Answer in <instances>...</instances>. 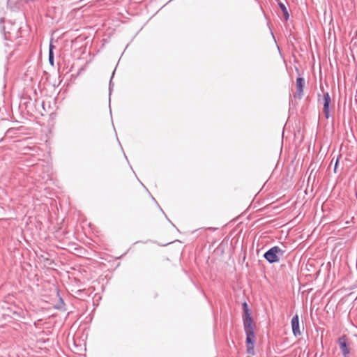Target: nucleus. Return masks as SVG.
I'll return each instance as SVG.
<instances>
[{"label": "nucleus", "instance_id": "obj_7", "mask_svg": "<svg viewBox=\"0 0 357 357\" xmlns=\"http://www.w3.org/2000/svg\"><path fill=\"white\" fill-rule=\"evenodd\" d=\"M54 45L52 44L50 45V50H49V62L52 66H54V54H53V49Z\"/></svg>", "mask_w": 357, "mask_h": 357}, {"label": "nucleus", "instance_id": "obj_8", "mask_svg": "<svg viewBox=\"0 0 357 357\" xmlns=\"http://www.w3.org/2000/svg\"><path fill=\"white\" fill-rule=\"evenodd\" d=\"M279 6L283 13L285 20H287L289 19V13L286 6L282 3H280Z\"/></svg>", "mask_w": 357, "mask_h": 357}, {"label": "nucleus", "instance_id": "obj_1", "mask_svg": "<svg viewBox=\"0 0 357 357\" xmlns=\"http://www.w3.org/2000/svg\"><path fill=\"white\" fill-rule=\"evenodd\" d=\"M243 320L244 330L246 334V343L247 350L249 354H253L254 352V342H255V324L251 317V314L248 308V305L246 303L243 304Z\"/></svg>", "mask_w": 357, "mask_h": 357}, {"label": "nucleus", "instance_id": "obj_2", "mask_svg": "<svg viewBox=\"0 0 357 357\" xmlns=\"http://www.w3.org/2000/svg\"><path fill=\"white\" fill-rule=\"evenodd\" d=\"M284 251H282L279 247L274 246L269 249L265 254L264 258L270 263L278 262L280 260V257L282 256Z\"/></svg>", "mask_w": 357, "mask_h": 357}, {"label": "nucleus", "instance_id": "obj_9", "mask_svg": "<svg viewBox=\"0 0 357 357\" xmlns=\"http://www.w3.org/2000/svg\"><path fill=\"white\" fill-rule=\"evenodd\" d=\"M337 163H338V160H336V162H335V167H334L335 172H336V169H337Z\"/></svg>", "mask_w": 357, "mask_h": 357}, {"label": "nucleus", "instance_id": "obj_10", "mask_svg": "<svg viewBox=\"0 0 357 357\" xmlns=\"http://www.w3.org/2000/svg\"><path fill=\"white\" fill-rule=\"evenodd\" d=\"M111 86H112V84L111 82L109 83V90L111 91Z\"/></svg>", "mask_w": 357, "mask_h": 357}, {"label": "nucleus", "instance_id": "obj_3", "mask_svg": "<svg viewBox=\"0 0 357 357\" xmlns=\"http://www.w3.org/2000/svg\"><path fill=\"white\" fill-rule=\"evenodd\" d=\"M338 344L340 346V349L342 353V355L344 357H347L350 353V349L349 347V344L347 337L345 336H342L339 337Z\"/></svg>", "mask_w": 357, "mask_h": 357}, {"label": "nucleus", "instance_id": "obj_5", "mask_svg": "<svg viewBox=\"0 0 357 357\" xmlns=\"http://www.w3.org/2000/svg\"><path fill=\"white\" fill-rule=\"evenodd\" d=\"M331 103V97L329 93H325L324 94V108L323 112L326 119L329 118V105Z\"/></svg>", "mask_w": 357, "mask_h": 357}, {"label": "nucleus", "instance_id": "obj_4", "mask_svg": "<svg viewBox=\"0 0 357 357\" xmlns=\"http://www.w3.org/2000/svg\"><path fill=\"white\" fill-rule=\"evenodd\" d=\"M291 328H292V332L293 334L297 337L301 334V332L300 331L299 328V319L298 314H296L293 317L291 321Z\"/></svg>", "mask_w": 357, "mask_h": 357}, {"label": "nucleus", "instance_id": "obj_6", "mask_svg": "<svg viewBox=\"0 0 357 357\" xmlns=\"http://www.w3.org/2000/svg\"><path fill=\"white\" fill-rule=\"evenodd\" d=\"M304 84H305V81H304L303 78L298 77L296 79L297 96L299 98H301L302 96Z\"/></svg>", "mask_w": 357, "mask_h": 357}]
</instances>
